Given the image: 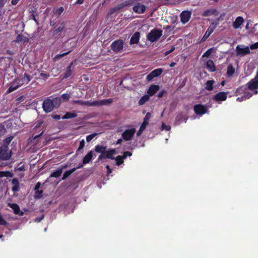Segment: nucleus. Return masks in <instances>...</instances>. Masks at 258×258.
Instances as JSON below:
<instances>
[{"label":"nucleus","mask_w":258,"mask_h":258,"mask_svg":"<svg viewBox=\"0 0 258 258\" xmlns=\"http://www.w3.org/2000/svg\"><path fill=\"white\" fill-rule=\"evenodd\" d=\"M141 0H126L125 1V7L133 6V11L139 14H142L145 13L146 7L140 3Z\"/></svg>","instance_id":"1"},{"label":"nucleus","mask_w":258,"mask_h":258,"mask_svg":"<svg viewBox=\"0 0 258 258\" xmlns=\"http://www.w3.org/2000/svg\"><path fill=\"white\" fill-rule=\"evenodd\" d=\"M162 35V31L157 29H153L147 35V39L153 42L157 41Z\"/></svg>","instance_id":"2"},{"label":"nucleus","mask_w":258,"mask_h":258,"mask_svg":"<svg viewBox=\"0 0 258 258\" xmlns=\"http://www.w3.org/2000/svg\"><path fill=\"white\" fill-rule=\"evenodd\" d=\"M112 102V99H103L100 101H96L93 102L90 101H84L83 105H86L88 106H101L111 104Z\"/></svg>","instance_id":"3"},{"label":"nucleus","mask_w":258,"mask_h":258,"mask_svg":"<svg viewBox=\"0 0 258 258\" xmlns=\"http://www.w3.org/2000/svg\"><path fill=\"white\" fill-rule=\"evenodd\" d=\"M245 87L251 91H253L254 94H258V91L257 90L258 88V73L254 79L251 80L246 84Z\"/></svg>","instance_id":"4"},{"label":"nucleus","mask_w":258,"mask_h":258,"mask_svg":"<svg viewBox=\"0 0 258 258\" xmlns=\"http://www.w3.org/2000/svg\"><path fill=\"white\" fill-rule=\"evenodd\" d=\"M11 151L9 150V148L6 147H0V160H8L11 157Z\"/></svg>","instance_id":"5"},{"label":"nucleus","mask_w":258,"mask_h":258,"mask_svg":"<svg viewBox=\"0 0 258 258\" xmlns=\"http://www.w3.org/2000/svg\"><path fill=\"white\" fill-rule=\"evenodd\" d=\"M124 43L122 40L119 39L113 41L111 45V49L115 53L121 51L123 48Z\"/></svg>","instance_id":"6"},{"label":"nucleus","mask_w":258,"mask_h":258,"mask_svg":"<svg viewBox=\"0 0 258 258\" xmlns=\"http://www.w3.org/2000/svg\"><path fill=\"white\" fill-rule=\"evenodd\" d=\"M235 50L237 55L242 56L250 53L249 47L244 45H237Z\"/></svg>","instance_id":"7"},{"label":"nucleus","mask_w":258,"mask_h":258,"mask_svg":"<svg viewBox=\"0 0 258 258\" xmlns=\"http://www.w3.org/2000/svg\"><path fill=\"white\" fill-rule=\"evenodd\" d=\"M42 108L44 111L46 112H50L54 108L51 100L50 99H45L43 102Z\"/></svg>","instance_id":"8"},{"label":"nucleus","mask_w":258,"mask_h":258,"mask_svg":"<svg viewBox=\"0 0 258 258\" xmlns=\"http://www.w3.org/2000/svg\"><path fill=\"white\" fill-rule=\"evenodd\" d=\"M66 27V23L64 21L59 22L56 25L54 29L52 30L53 36L57 35L59 32H62Z\"/></svg>","instance_id":"9"},{"label":"nucleus","mask_w":258,"mask_h":258,"mask_svg":"<svg viewBox=\"0 0 258 258\" xmlns=\"http://www.w3.org/2000/svg\"><path fill=\"white\" fill-rule=\"evenodd\" d=\"M136 132L135 128L126 130L122 134V137L125 141L131 140Z\"/></svg>","instance_id":"10"},{"label":"nucleus","mask_w":258,"mask_h":258,"mask_svg":"<svg viewBox=\"0 0 258 258\" xmlns=\"http://www.w3.org/2000/svg\"><path fill=\"white\" fill-rule=\"evenodd\" d=\"M163 72L162 69H157L151 72L147 76L146 79L148 81H151L155 77L159 76Z\"/></svg>","instance_id":"11"},{"label":"nucleus","mask_w":258,"mask_h":258,"mask_svg":"<svg viewBox=\"0 0 258 258\" xmlns=\"http://www.w3.org/2000/svg\"><path fill=\"white\" fill-rule=\"evenodd\" d=\"M41 185V183L40 182H38L35 186L34 190H35V195L34 198L35 199H39L42 197L43 190H39L40 186Z\"/></svg>","instance_id":"12"},{"label":"nucleus","mask_w":258,"mask_h":258,"mask_svg":"<svg viewBox=\"0 0 258 258\" xmlns=\"http://www.w3.org/2000/svg\"><path fill=\"white\" fill-rule=\"evenodd\" d=\"M228 92H220L217 93L213 98V99L216 101H224L227 99Z\"/></svg>","instance_id":"13"},{"label":"nucleus","mask_w":258,"mask_h":258,"mask_svg":"<svg viewBox=\"0 0 258 258\" xmlns=\"http://www.w3.org/2000/svg\"><path fill=\"white\" fill-rule=\"evenodd\" d=\"M191 16V13L188 11H183L180 14V19L183 24L187 23Z\"/></svg>","instance_id":"14"},{"label":"nucleus","mask_w":258,"mask_h":258,"mask_svg":"<svg viewBox=\"0 0 258 258\" xmlns=\"http://www.w3.org/2000/svg\"><path fill=\"white\" fill-rule=\"evenodd\" d=\"M9 207L11 208L15 214L23 216L24 215L23 212H20V207L17 204H8Z\"/></svg>","instance_id":"15"},{"label":"nucleus","mask_w":258,"mask_h":258,"mask_svg":"<svg viewBox=\"0 0 258 258\" xmlns=\"http://www.w3.org/2000/svg\"><path fill=\"white\" fill-rule=\"evenodd\" d=\"M194 111L197 114H203L206 112L205 108L201 105H196L194 106Z\"/></svg>","instance_id":"16"},{"label":"nucleus","mask_w":258,"mask_h":258,"mask_svg":"<svg viewBox=\"0 0 258 258\" xmlns=\"http://www.w3.org/2000/svg\"><path fill=\"white\" fill-rule=\"evenodd\" d=\"M124 7H125V1L118 4L116 7L111 9L109 11V14L112 15L114 13L118 11L120 9L123 8Z\"/></svg>","instance_id":"17"},{"label":"nucleus","mask_w":258,"mask_h":258,"mask_svg":"<svg viewBox=\"0 0 258 258\" xmlns=\"http://www.w3.org/2000/svg\"><path fill=\"white\" fill-rule=\"evenodd\" d=\"M151 117V114L150 112H148L145 117L144 118L143 122L142 123L141 126L142 130H145L146 127V126L148 124L149 120Z\"/></svg>","instance_id":"18"},{"label":"nucleus","mask_w":258,"mask_h":258,"mask_svg":"<svg viewBox=\"0 0 258 258\" xmlns=\"http://www.w3.org/2000/svg\"><path fill=\"white\" fill-rule=\"evenodd\" d=\"M159 85H152L149 87L147 93L149 94V96H152L159 90Z\"/></svg>","instance_id":"19"},{"label":"nucleus","mask_w":258,"mask_h":258,"mask_svg":"<svg viewBox=\"0 0 258 258\" xmlns=\"http://www.w3.org/2000/svg\"><path fill=\"white\" fill-rule=\"evenodd\" d=\"M12 190L14 192H17L19 190V182L18 179L16 178H13L12 180Z\"/></svg>","instance_id":"20"},{"label":"nucleus","mask_w":258,"mask_h":258,"mask_svg":"<svg viewBox=\"0 0 258 258\" xmlns=\"http://www.w3.org/2000/svg\"><path fill=\"white\" fill-rule=\"evenodd\" d=\"M140 36V33L139 32H137L135 33L131 38L130 44H137L139 42Z\"/></svg>","instance_id":"21"},{"label":"nucleus","mask_w":258,"mask_h":258,"mask_svg":"<svg viewBox=\"0 0 258 258\" xmlns=\"http://www.w3.org/2000/svg\"><path fill=\"white\" fill-rule=\"evenodd\" d=\"M93 157V151H89L87 154L83 159V164H86L88 163L92 159Z\"/></svg>","instance_id":"22"},{"label":"nucleus","mask_w":258,"mask_h":258,"mask_svg":"<svg viewBox=\"0 0 258 258\" xmlns=\"http://www.w3.org/2000/svg\"><path fill=\"white\" fill-rule=\"evenodd\" d=\"M243 19L241 17H238L233 23V26L235 29H238L243 22Z\"/></svg>","instance_id":"23"},{"label":"nucleus","mask_w":258,"mask_h":258,"mask_svg":"<svg viewBox=\"0 0 258 258\" xmlns=\"http://www.w3.org/2000/svg\"><path fill=\"white\" fill-rule=\"evenodd\" d=\"M116 154V150L114 149H110L109 150H107L105 153V157L106 159H110L113 160L115 159V157H113V155Z\"/></svg>","instance_id":"24"},{"label":"nucleus","mask_w":258,"mask_h":258,"mask_svg":"<svg viewBox=\"0 0 258 258\" xmlns=\"http://www.w3.org/2000/svg\"><path fill=\"white\" fill-rule=\"evenodd\" d=\"M107 147L102 145H96L95 147V151L96 152L100 154H105L107 151Z\"/></svg>","instance_id":"25"},{"label":"nucleus","mask_w":258,"mask_h":258,"mask_svg":"<svg viewBox=\"0 0 258 258\" xmlns=\"http://www.w3.org/2000/svg\"><path fill=\"white\" fill-rule=\"evenodd\" d=\"M207 69L210 72H214L215 67L214 62L211 59H209L206 63Z\"/></svg>","instance_id":"26"},{"label":"nucleus","mask_w":258,"mask_h":258,"mask_svg":"<svg viewBox=\"0 0 258 258\" xmlns=\"http://www.w3.org/2000/svg\"><path fill=\"white\" fill-rule=\"evenodd\" d=\"M83 166L82 165L79 166V167H78L77 168H74L73 169H72L71 170H68L67 171H66L64 173H63V177L62 178V180H64L66 179L67 177H68L72 173H73L74 172H75L76 171V170L77 169H78L79 168H81Z\"/></svg>","instance_id":"27"},{"label":"nucleus","mask_w":258,"mask_h":258,"mask_svg":"<svg viewBox=\"0 0 258 258\" xmlns=\"http://www.w3.org/2000/svg\"><path fill=\"white\" fill-rule=\"evenodd\" d=\"M15 41L16 42H28L29 38L22 35L19 34L17 36L16 39L15 40Z\"/></svg>","instance_id":"28"},{"label":"nucleus","mask_w":258,"mask_h":258,"mask_svg":"<svg viewBox=\"0 0 258 258\" xmlns=\"http://www.w3.org/2000/svg\"><path fill=\"white\" fill-rule=\"evenodd\" d=\"M214 30V27H212V26H210L206 31L205 34H204V36L202 38V40L205 41L206 39H207L210 35L212 33V32Z\"/></svg>","instance_id":"29"},{"label":"nucleus","mask_w":258,"mask_h":258,"mask_svg":"<svg viewBox=\"0 0 258 258\" xmlns=\"http://www.w3.org/2000/svg\"><path fill=\"white\" fill-rule=\"evenodd\" d=\"M77 116V114L75 112H67L62 117L63 119L75 118Z\"/></svg>","instance_id":"30"},{"label":"nucleus","mask_w":258,"mask_h":258,"mask_svg":"<svg viewBox=\"0 0 258 258\" xmlns=\"http://www.w3.org/2000/svg\"><path fill=\"white\" fill-rule=\"evenodd\" d=\"M217 11L215 10H207L204 12L202 16L204 17H208L212 15H217Z\"/></svg>","instance_id":"31"},{"label":"nucleus","mask_w":258,"mask_h":258,"mask_svg":"<svg viewBox=\"0 0 258 258\" xmlns=\"http://www.w3.org/2000/svg\"><path fill=\"white\" fill-rule=\"evenodd\" d=\"M14 139L13 136H11L7 138H6L4 140H3V147H6L7 148H8V145L10 143V142L12 141V140Z\"/></svg>","instance_id":"32"},{"label":"nucleus","mask_w":258,"mask_h":258,"mask_svg":"<svg viewBox=\"0 0 258 258\" xmlns=\"http://www.w3.org/2000/svg\"><path fill=\"white\" fill-rule=\"evenodd\" d=\"M51 101L54 108L57 107L61 104V98L59 97L54 98L51 100Z\"/></svg>","instance_id":"33"},{"label":"nucleus","mask_w":258,"mask_h":258,"mask_svg":"<svg viewBox=\"0 0 258 258\" xmlns=\"http://www.w3.org/2000/svg\"><path fill=\"white\" fill-rule=\"evenodd\" d=\"M214 82H215L213 80L208 81L205 84V89L208 91L212 90Z\"/></svg>","instance_id":"34"},{"label":"nucleus","mask_w":258,"mask_h":258,"mask_svg":"<svg viewBox=\"0 0 258 258\" xmlns=\"http://www.w3.org/2000/svg\"><path fill=\"white\" fill-rule=\"evenodd\" d=\"M235 69L232 64L228 65L227 67V75L228 77L231 76L234 73Z\"/></svg>","instance_id":"35"},{"label":"nucleus","mask_w":258,"mask_h":258,"mask_svg":"<svg viewBox=\"0 0 258 258\" xmlns=\"http://www.w3.org/2000/svg\"><path fill=\"white\" fill-rule=\"evenodd\" d=\"M149 98H150L149 95H144V96L141 97V98L139 100V104L141 105H143V104H145L147 101H148L149 100Z\"/></svg>","instance_id":"36"},{"label":"nucleus","mask_w":258,"mask_h":258,"mask_svg":"<svg viewBox=\"0 0 258 258\" xmlns=\"http://www.w3.org/2000/svg\"><path fill=\"white\" fill-rule=\"evenodd\" d=\"M73 62H72V63H70L69 66H68L67 67V71H66V73L64 74V78H67L69 77L72 75L71 68L73 66Z\"/></svg>","instance_id":"37"},{"label":"nucleus","mask_w":258,"mask_h":258,"mask_svg":"<svg viewBox=\"0 0 258 258\" xmlns=\"http://www.w3.org/2000/svg\"><path fill=\"white\" fill-rule=\"evenodd\" d=\"M19 87V85L17 84L16 81H15L12 84V85L9 87L8 89L9 92H12L14 90H16Z\"/></svg>","instance_id":"38"},{"label":"nucleus","mask_w":258,"mask_h":258,"mask_svg":"<svg viewBox=\"0 0 258 258\" xmlns=\"http://www.w3.org/2000/svg\"><path fill=\"white\" fill-rule=\"evenodd\" d=\"M62 172V169L58 168L55 171L51 173L50 177H58L61 175Z\"/></svg>","instance_id":"39"},{"label":"nucleus","mask_w":258,"mask_h":258,"mask_svg":"<svg viewBox=\"0 0 258 258\" xmlns=\"http://www.w3.org/2000/svg\"><path fill=\"white\" fill-rule=\"evenodd\" d=\"M73 50L72 49L69 50V51H68L67 52H64V53H61V54H57L56 55L55 57H54V59L56 60V59H58L59 58H60L61 57L69 54L71 52H72Z\"/></svg>","instance_id":"40"},{"label":"nucleus","mask_w":258,"mask_h":258,"mask_svg":"<svg viewBox=\"0 0 258 258\" xmlns=\"http://www.w3.org/2000/svg\"><path fill=\"white\" fill-rule=\"evenodd\" d=\"M114 160L116 161V164L118 166L120 165V164L123 163V158L121 156H117L115 158Z\"/></svg>","instance_id":"41"},{"label":"nucleus","mask_w":258,"mask_h":258,"mask_svg":"<svg viewBox=\"0 0 258 258\" xmlns=\"http://www.w3.org/2000/svg\"><path fill=\"white\" fill-rule=\"evenodd\" d=\"M183 118V116L182 114H178L175 117V123L176 124H179Z\"/></svg>","instance_id":"42"},{"label":"nucleus","mask_w":258,"mask_h":258,"mask_svg":"<svg viewBox=\"0 0 258 258\" xmlns=\"http://www.w3.org/2000/svg\"><path fill=\"white\" fill-rule=\"evenodd\" d=\"M244 95L245 96V98L246 99H249L250 97H251L253 95V93H251L250 92H247V89H248L246 87H244Z\"/></svg>","instance_id":"43"},{"label":"nucleus","mask_w":258,"mask_h":258,"mask_svg":"<svg viewBox=\"0 0 258 258\" xmlns=\"http://www.w3.org/2000/svg\"><path fill=\"white\" fill-rule=\"evenodd\" d=\"M85 141L84 140H82L80 142V145H79V148L78 149V150H77V153H79V152L83 150V149L84 148V146H85Z\"/></svg>","instance_id":"44"},{"label":"nucleus","mask_w":258,"mask_h":258,"mask_svg":"<svg viewBox=\"0 0 258 258\" xmlns=\"http://www.w3.org/2000/svg\"><path fill=\"white\" fill-rule=\"evenodd\" d=\"M98 134L93 133L86 137V141L87 142H90L94 138L97 136Z\"/></svg>","instance_id":"45"},{"label":"nucleus","mask_w":258,"mask_h":258,"mask_svg":"<svg viewBox=\"0 0 258 258\" xmlns=\"http://www.w3.org/2000/svg\"><path fill=\"white\" fill-rule=\"evenodd\" d=\"M4 176H12V173L10 172H4V171H0V177H2Z\"/></svg>","instance_id":"46"},{"label":"nucleus","mask_w":258,"mask_h":258,"mask_svg":"<svg viewBox=\"0 0 258 258\" xmlns=\"http://www.w3.org/2000/svg\"><path fill=\"white\" fill-rule=\"evenodd\" d=\"M6 132V129L3 124H0V136H3Z\"/></svg>","instance_id":"47"},{"label":"nucleus","mask_w":258,"mask_h":258,"mask_svg":"<svg viewBox=\"0 0 258 258\" xmlns=\"http://www.w3.org/2000/svg\"><path fill=\"white\" fill-rule=\"evenodd\" d=\"M212 48H210V49H208L204 53V54L203 55L202 57H209L211 54V53H212Z\"/></svg>","instance_id":"48"},{"label":"nucleus","mask_w":258,"mask_h":258,"mask_svg":"<svg viewBox=\"0 0 258 258\" xmlns=\"http://www.w3.org/2000/svg\"><path fill=\"white\" fill-rule=\"evenodd\" d=\"M70 98V95L69 94H63L61 96L60 98H62L64 101H68Z\"/></svg>","instance_id":"49"},{"label":"nucleus","mask_w":258,"mask_h":258,"mask_svg":"<svg viewBox=\"0 0 258 258\" xmlns=\"http://www.w3.org/2000/svg\"><path fill=\"white\" fill-rule=\"evenodd\" d=\"M220 18H218L215 22H212L210 26L212 27H214V30L216 28V27L219 25V22L220 21Z\"/></svg>","instance_id":"50"},{"label":"nucleus","mask_w":258,"mask_h":258,"mask_svg":"<svg viewBox=\"0 0 258 258\" xmlns=\"http://www.w3.org/2000/svg\"><path fill=\"white\" fill-rule=\"evenodd\" d=\"M16 82L19 87L22 86L24 83V80L23 79H17L15 80Z\"/></svg>","instance_id":"51"},{"label":"nucleus","mask_w":258,"mask_h":258,"mask_svg":"<svg viewBox=\"0 0 258 258\" xmlns=\"http://www.w3.org/2000/svg\"><path fill=\"white\" fill-rule=\"evenodd\" d=\"M132 155V153L129 151H126L123 153V156H121L123 159H125L127 156H131Z\"/></svg>","instance_id":"52"},{"label":"nucleus","mask_w":258,"mask_h":258,"mask_svg":"<svg viewBox=\"0 0 258 258\" xmlns=\"http://www.w3.org/2000/svg\"><path fill=\"white\" fill-rule=\"evenodd\" d=\"M161 129L162 130H166V131H169L171 129V127L170 126L166 125V124L163 122L161 125Z\"/></svg>","instance_id":"53"},{"label":"nucleus","mask_w":258,"mask_h":258,"mask_svg":"<svg viewBox=\"0 0 258 258\" xmlns=\"http://www.w3.org/2000/svg\"><path fill=\"white\" fill-rule=\"evenodd\" d=\"M175 48L174 46H171V48L170 50H168V51H166L165 52V55H168L169 53H171L172 52H173L174 50H175Z\"/></svg>","instance_id":"54"},{"label":"nucleus","mask_w":258,"mask_h":258,"mask_svg":"<svg viewBox=\"0 0 258 258\" xmlns=\"http://www.w3.org/2000/svg\"><path fill=\"white\" fill-rule=\"evenodd\" d=\"M7 224V222L5 221L2 216L0 215V225H6Z\"/></svg>","instance_id":"55"},{"label":"nucleus","mask_w":258,"mask_h":258,"mask_svg":"<svg viewBox=\"0 0 258 258\" xmlns=\"http://www.w3.org/2000/svg\"><path fill=\"white\" fill-rule=\"evenodd\" d=\"M258 48V42H256L255 43L252 44L250 46V48L251 49H254Z\"/></svg>","instance_id":"56"},{"label":"nucleus","mask_w":258,"mask_h":258,"mask_svg":"<svg viewBox=\"0 0 258 258\" xmlns=\"http://www.w3.org/2000/svg\"><path fill=\"white\" fill-rule=\"evenodd\" d=\"M105 154H100L98 158V161H100L103 159H106L105 157Z\"/></svg>","instance_id":"57"},{"label":"nucleus","mask_w":258,"mask_h":258,"mask_svg":"<svg viewBox=\"0 0 258 258\" xmlns=\"http://www.w3.org/2000/svg\"><path fill=\"white\" fill-rule=\"evenodd\" d=\"M24 78H26L28 82L30 81L32 79V77L27 74H24Z\"/></svg>","instance_id":"58"},{"label":"nucleus","mask_w":258,"mask_h":258,"mask_svg":"<svg viewBox=\"0 0 258 258\" xmlns=\"http://www.w3.org/2000/svg\"><path fill=\"white\" fill-rule=\"evenodd\" d=\"M63 11V8L62 7H60L57 10L56 13L58 15H60L62 13Z\"/></svg>","instance_id":"59"},{"label":"nucleus","mask_w":258,"mask_h":258,"mask_svg":"<svg viewBox=\"0 0 258 258\" xmlns=\"http://www.w3.org/2000/svg\"><path fill=\"white\" fill-rule=\"evenodd\" d=\"M166 93V92L165 90H162L161 92H160V93H159L158 94V97L159 98L162 97L164 95V94H165Z\"/></svg>","instance_id":"60"},{"label":"nucleus","mask_w":258,"mask_h":258,"mask_svg":"<svg viewBox=\"0 0 258 258\" xmlns=\"http://www.w3.org/2000/svg\"><path fill=\"white\" fill-rule=\"evenodd\" d=\"M40 76L43 78L47 79L49 77V75L47 74L41 73Z\"/></svg>","instance_id":"61"},{"label":"nucleus","mask_w":258,"mask_h":258,"mask_svg":"<svg viewBox=\"0 0 258 258\" xmlns=\"http://www.w3.org/2000/svg\"><path fill=\"white\" fill-rule=\"evenodd\" d=\"M52 117L56 120H59L60 118V116L59 115L55 114V115H51Z\"/></svg>","instance_id":"62"},{"label":"nucleus","mask_w":258,"mask_h":258,"mask_svg":"<svg viewBox=\"0 0 258 258\" xmlns=\"http://www.w3.org/2000/svg\"><path fill=\"white\" fill-rule=\"evenodd\" d=\"M74 103L76 104H79L81 105H83L84 101L82 100H75Z\"/></svg>","instance_id":"63"},{"label":"nucleus","mask_w":258,"mask_h":258,"mask_svg":"<svg viewBox=\"0 0 258 258\" xmlns=\"http://www.w3.org/2000/svg\"><path fill=\"white\" fill-rule=\"evenodd\" d=\"M24 169H25V166L24 165H19V166L18 167V170L20 171H23V170H24Z\"/></svg>","instance_id":"64"}]
</instances>
